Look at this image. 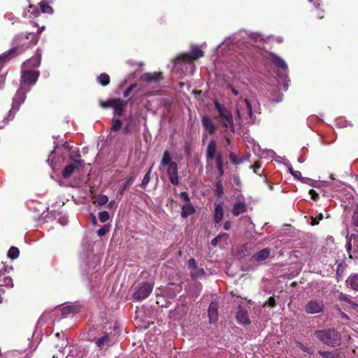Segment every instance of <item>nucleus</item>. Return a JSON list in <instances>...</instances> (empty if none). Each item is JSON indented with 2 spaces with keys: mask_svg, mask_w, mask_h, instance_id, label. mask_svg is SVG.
I'll return each mask as SVG.
<instances>
[{
  "mask_svg": "<svg viewBox=\"0 0 358 358\" xmlns=\"http://www.w3.org/2000/svg\"><path fill=\"white\" fill-rule=\"evenodd\" d=\"M39 76L40 71L38 70L27 69V68L22 67L20 78L21 87L17 90L13 99L14 103H17L20 104L24 101L26 96L24 87L34 85Z\"/></svg>",
  "mask_w": 358,
  "mask_h": 358,
  "instance_id": "obj_1",
  "label": "nucleus"
},
{
  "mask_svg": "<svg viewBox=\"0 0 358 358\" xmlns=\"http://www.w3.org/2000/svg\"><path fill=\"white\" fill-rule=\"evenodd\" d=\"M38 41V38L34 33L18 34L13 40L11 50L17 56L24 53L29 48L36 45Z\"/></svg>",
  "mask_w": 358,
  "mask_h": 358,
  "instance_id": "obj_2",
  "label": "nucleus"
},
{
  "mask_svg": "<svg viewBox=\"0 0 358 358\" xmlns=\"http://www.w3.org/2000/svg\"><path fill=\"white\" fill-rule=\"evenodd\" d=\"M314 334L322 343L329 346L336 347L341 344V334L335 329L317 330Z\"/></svg>",
  "mask_w": 358,
  "mask_h": 358,
  "instance_id": "obj_3",
  "label": "nucleus"
},
{
  "mask_svg": "<svg viewBox=\"0 0 358 358\" xmlns=\"http://www.w3.org/2000/svg\"><path fill=\"white\" fill-rule=\"evenodd\" d=\"M154 283L142 282L133 287L132 298L134 301H141L147 299L152 292Z\"/></svg>",
  "mask_w": 358,
  "mask_h": 358,
  "instance_id": "obj_4",
  "label": "nucleus"
},
{
  "mask_svg": "<svg viewBox=\"0 0 358 358\" xmlns=\"http://www.w3.org/2000/svg\"><path fill=\"white\" fill-rule=\"evenodd\" d=\"M204 56V53L201 48L197 45H194L189 52H182L179 54L173 60L174 64H177L180 61L185 63H192Z\"/></svg>",
  "mask_w": 358,
  "mask_h": 358,
  "instance_id": "obj_5",
  "label": "nucleus"
},
{
  "mask_svg": "<svg viewBox=\"0 0 358 358\" xmlns=\"http://www.w3.org/2000/svg\"><path fill=\"white\" fill-rule=\"evenodd\" d=\"M324 303L322 299H313L308 301L304 306V311L307 314L322 313L324 311Z\"/></svg>",
  "mask_w": 358,
  "mask_h": 358,
  "instance_id": "obj_6",
  "label": "nucleus"
},
{
  "mask_svg": "<svg viewBox=\"0 0 358 358\" xmlns=\"http://www.w3.org/2000/svg\"><path fill=\"white\" fill-rule=\"evenodd\" d=\"M85 165L84 161L83 160H74L71 164L66 166L62 171V176L64 178H69L73 173L76 171H79Z\"/></svg>",
  "mask_w": 358,
  "mask_h": 358,
  "instance_id": "obj_7",
  "label": "nucleus"
},
{
  "mask_svg": "<svg viewBox=\"0 0 358 358\" xmlns=\"http://www.w3.org/2000/svg\"><path fill=\"white\" fill-rule=\"evenodd\" d=\"M41 62V52L39 49L36 50L35 55L30 59H27L22 64V67L31 69L38 67Z\"/></svg>",
  "mask_w": 358,
  "mask_h": 358,
  "instance_id": "obj_8",
  "label": "nucleus"
},
{
  "mask_svg": "<svg viewBox=\"0 0 358 358\" xmlns=\"http://www.w3.org/2000/svg\"><path fill=\"white\" fill-rule=\"evenodd\" d=\"M167 175L169 176L170 182L173 185H178L179 184L178 166L176 162H173L167 166Z\"/></svg>",
  "mask_w": 358,
  "mask_h": 358,
  "instance_id": "obj_9",
  "label": "nucleus"
},
{
  "mask_svg": "<svg viewBox=\"0 0 358 358\" xmlns=\"http://www.w3.org/2000/svg\"><path fill=\"white\" fill-rule=\"evenodd\" d=\"M201 124L204 128L205 131L208 132L209 135H213L215 133L217 127L213 123L210 117L205 115L201 117Z\"/></svg>",
  "mask_w": 358,
  "mask_h": 358,
  "instance_id": "obj_10",
  "label": "nucleus"
},
{
  "mask_svg": "<svg viewBox=\"0 0 358 358\" xmlns=\"http://www.w3.org/2000/svg\"><path fill=\"white\" fill-rule=\"evenodd\" d=\"M219 117L222 119L220 124L224 128L227 129L229 127L231 131H234L235 127L233 120V115L230 111L227 110L223 113V115L219 116Z\"/></svg>",
  "mask_w": 358,
  "mask_h": 358,
  "instance_id": "obj_11",
  "label": "nucleus"
},
{
  "mask_svg": "<svg viewBox=\"0 0 358 358\" xmlns=\"http://www.w3.org/2000/svg\"><path fill=\"white\" fill-rule=\"evenodd\" d=\"M270 255L271 249L266 248L255 253L251 257V261L257 264H262Z\"/></svg>",
  "mask_w": 358,
  "mask_h": 358,
  "instance_id": "obj_12",
  "label": "nucleus"
},
{
  "mask_svg": "<svg viewBox=\"0 0 358 358\" xmlns=\"http://www.w3.org/2000/svg\"><path fill=\"white\" fill-rule=\"evenodd\" d=\"M217 142L211 140L207 145L206 158L207 161L215 159L217 157Z\"/></svg>",
  "mask_w": 358,
  "mask_h": 358,
  "instance_id": "obj_13",
  "label": "nucleus"
},
{
  "mask_svg": "<svg viewBox=\"0 0 358 358\" xmlns=\"http://www.w3.org/2000/svg\"><path fill=\"white\" fill-rule=\"evenodd\" d=\"M236 317L238 323L240 324L248 325L251 323L247 310L242 308L241 306L238 307Z\"/></svg>",
  "mask_w": 358,
  "mask_h": 358,
  "instance_id": "obj_14",
  "label": "nucleus"
},
{
  "mask_svg": "<svg viewBox=\"0 0 358 358\" xmlns=\"http://www.w3.org/2000/svg\"><path fill=\"white\" fill-rule=\"evenodd\" d=\"M137 176L138 173L134 171L130 173L124 184L119 189L117 192V197H119L120 199L123 196L125 190L132 184Z\"/></svg>",
  "mask_w": 358,
  "mask_h": 358,
  "instance_id": "obj_15",
  "label": "nucleus"
},
{
  "mask_svg": "<svg viewBox=\"0 0 358 358\" xmlns=\"http://www.w3.org/2000/svg\"><path fill=\"white\" fill-rule=\"evenodd\" d=\"M208 317L210 323H214L217 320V304L216 303L211 302L208 307Z\"/></svg>",
  "mask_w": 358,
  "mask_h": 358,
  "instance_id": "obj_16",
  "label": "nucleus"
},
{
  "mask_svg": "<svg viewBox=\"0 0 358 358\" xmlns=\"http://www.w3.org/2000/svg\"><path fill=\"white\" fill-rule=\"evenodd\" d=\"M142 78L147 83L157 82L163 79L162 73H146L142 76Z\"/></svg>",
  "mask_w": 358,
  "mask_h": 358,
  "instance_id": "obj_17",
  "label": "nucleus"
},
{
  "mask_svg": "<svg viewBox=\"0 0 358 358\" xmlns=\"http://www.w3.org/2000/svg\"><path fill=\"white\" fill-rule=\"evenodd\" d=\"M181 217L184 219L196 213V208L192 203L183 204L181 207Z\"/></svg>",
  "mask_w": 358,
  "mask_h": 358,
  "instance_id": "obj_18",
  "label": "nucleus"
},
{
  "mask_svg": "<svg viewBox=\"0 0 358 358\" xmlns=\"http://www.w3.org/2000/svg\"><path fill=\"white\" fill-rule=\"evenodd\" d=\"M246 211H247L246 203L243 201H238L234 206V208L232 209V214L234 216H238L241 214L245 213Z\"/></svg>",
  "mask_w": 358,
  "mask_h": 358,
  "instance_id": "obj_19",
  "label": "nucleus"
},
{
  "mask_svg": "<svg viewBox=\"0 0 358 358\" xmlns=\"http://www.w3.org/2000/svg\"><path fill=\"white\" fill-rule=\"evenodd\" d=\"M346 284L350 289L358 291V273L351 274L346 280Z\"/></svg>",
  "mask_w": 358,
  "mask_h": 358,
  "instance_id": "obj_20",
  "label": "nucleus"
},
{
  "mask_svg": "<svg viewBox=\"0 0 358 358\" xmlns=\"http://www.w3.org/2000/svg\"><path fill=\"white\" fill-rule=\"evenodd\" d=\"M110 340L107 333H104V334L101 337L99 338L96 341V347L99 350H102L105 347L110 345Z\"/></svg>",
  "mask_w": 358,
  "mask_h": 358,
  "instance_id": "obj_21",
  "label": "nucleus"
},
{
  "mask_svg": "<svg viewBox=\"0 0 358 358\" xmlns=\"http://www.w3.org/2000/svg\"><path fill=\"white\" fill-rule=\"evenodd\" d=\"M124 101L119 98V101H117L116 103H115L114 106L113 107L114 110V115L118 117L122 116L124 113Z\"/></svg>",
  "mask_w": 358,
  "mask_h": 358,
  "instance_id": "obj_22",
  "label": "nucleus"
},
{
  "mask_svg": "<svg viewBox=\"0 0 358 358\" xmlns=\"http://www.w3.org/2000/svg\"><path fill=\"white\" fill-rule=\"evenodd\" d=\"M15 56V54L13 52L11 48L8 51L0 55V69H1L3 64L6 63Z\"/></svg>",
  "mask_w": 358,
  "mask_h": 358,
  "instance_id": "obj_23",
  "label": "nucleus"
},
{
  "mask_svg": "<svg viewBox=\"0 0 358 358\" xmlns=\"http://www.w3.org/2000/svg\"><path fill=\"white\" fill-rule=\"evenodd\" d=\"M215 164L217 169L219 172L220 176L222 177L224 174V163H223V158L222 155L218 152L217 155V157L215 159Z\"/></svg>",
  "mask_w": 358,
  "mask_h": 358,
  "instance_id": "obj_24",
  "label": "nucleus"
},
{
  "mask_svg": "<svg viewBox=\"0 0 358 358\" xmlns=\"http://www.w3.org/2000/svg\"><path fill=\"white\" fill-rule=\"evenodd\" d=\"M49 3L50 2L48 1L43 0L39 3V6L42 13L52 15L54 13V10Z\"/></svg>",
  "mask_w": 358,
  "mask_h": 358,
  "instance_id": "obj_25",
  "label": "nucleus"
},
{
  "mask_svg": "<svg viewBox=\"0 0 358 358\" xmlns=\"http://www.w3.org/2000/svg\"><path fill=\"white\" fill-rule=\"evenodd\" d=\"M224 216V210L222 204L216 205L215 208L214 221L215 223L221 222Z\"/></svg>",
  "mask_w": 358,
  "mask_h": 358,
  "instance_id": "obj_26",
  "label": "nucleus"
},
{
  "mask_svg": "<svg viewBox=\"0 0 358 358\" xmlns=\"http://www.w3.org/2000/svg\"><path fill=\"white\" fill-rule=\"evenodd\" d=\"M250 255L248 250V243L242 245L237 251V257L240 259Z\"/></svg>",
  "mask_w": 358,
  "mask_h": 358,
  "instance_id": "obj_27",
  "label": "nucleus"
},
{
  "mask_svg": "<svg viewBox=\"0 0 358 358\" xmlns=\"http://www.w3.org/2000/svg\"><path fill=\"white\" fill-rule=\"evenodd\" d=\"M338 300L348 303L351 307H352L355 309H357L358 308V303H356L355 302L352 301L347 296V294L341 293V294L338 296Z\"/></svg>",
  "mask_w": 358,
  "mask_h": 358,
  "instance_id": "obj_28",
  "label": "nucleus"
},
{
  "mask_svg": "<svg viewBox=\"0 0 358 358\" xmlns=\"http://www.w3.org/2000/svg\"><path fill=\"white\" fill-rule=\"evenodd\" d=\"M119 101V98L109 99L107 101H100L99 104L103 108H113Z\"/></svg>",
  "mask_w": 358,
  "mask_h": 358,
  "instance_id": "obj_29",
  "label": "nucleus"
},
{
  "mask_svg": "<svg viewBox=\"0 0 358 358\" xmlns=\"http://www.w3.org/2000/svg\"><path fill=\"white\" fill-rule=\"evenodd\" d=\"M173 162H171V157L169 152L168 150H165L163 153L162 159L161 160V165L162 166H167Z\"/></svg>",
  "mask_w": 358,
  "mask_h": 358,
  "instance_id": "obj_30",
  "label": "nucleus"
},
{
  "mask_svg": "<svg viewBox=\"0 0 358 358\" xmlns=\"http://www.w3.org/2000/svg\"><path fill=\"white\" fill-rule=\"evenodd\" d=\"M98 82L102 86H107L110 81V76L106 73H101L97 78Z\"/></svg>",
  "mask_w": 358,
  "mask_h": 358,
  "instance_id": "obj_31",
  "label": "nucleus"
},
{
  "mask_svg": "<svg viewBox=\"0 0 358 358\" xmlns=\"http://www.w3.org/2000/svg\"><path fill=\"white\" fill-rule=\"evenodd\" d=\"M122 126V122L120 118H113L111 131L113 132H117L120 130Z\"/></svg>",
  "mask_w": 358,
  "mask_h": 358,
  "instance_id": "obj_32",
  "label": "nucleus"
},
{
  "mask_svg": "<svg viewBox=\"0 0 358 358\" xmlns=\"http://www.w3.org/2000/svg\"><path fill=\"white\" fill-rule=\"evenodd\" d=\"M272 62L277 66L278 67H280L282 70H285L287 68V66L285 63V62L281 59L280 57L278 56H274L272 59Z\"/></svg>",
  "mask_w": 358,
  "mask_h": 358,
  "instance_id": "obj_33",
  "label": "nucleus"
},
{
  "mask_svg": "<svg viewBox=\"0 0 358 358\" xmlns=\"http://www.w3.org/2000/svg\"><path fill=\"white\" fill-rule=\"evenodd\" d=\"M1 286H13V279L9 276H5L4 274L0 275Z\"/></svg>",
  "mask_w": 358,
  "mask_h": 358,
  "instance_id": "obj_34",
  "label": "nucleus"
},
{
  "mask_svg": "<svg viewBox=\"0 0 358 358\" xmlns=\"http://www.w3.org/2000/svg\"><path fill=\"white\" fill-rule=\"evenodd\" d=\"M152 169V166L148 169V171H147V173H145V175L143 177L141 184L140 185V187L144 189L146 188L148 184L149 183V182L150 180V174H151Z\"/></svg>",
  "mask_w": 358,
  "mask_h": 358,
  "instance_id": "obj_35",
  "label": "nucleus"
},
{
  "mask_svg": "<svg viewBox=\"0 0 358 358\" xmlns=\"http://www.w3.org/2000/svg\"><path fill=\"white\" fill-rule=\"evenodd\" d=\"M215 196L221 197L224 194V187L221 180H218L215 185Z\"/></svg>",
  "mask_w": 358,
  "mask_h": 358,
  "instance_id": "obj_36",
  "label": "nucleus"
},
{
  "mask_svg": "<svg viewBox=\"0 0 358 358\" xmlns=\"http://www.w3.org/2000/svg\"><path fill=\"white\" fill-rule=\"evenodd\" d=\"M19 255L20 250L17 247L12 246L8 252V257L11 259H17L19 257Z\"/></svg>",
  "mask_w": 358,
  "mask_h": 358,
  "instance_id": "obj_37",
  "label": "nucleus"
},
{
  "mask_svg": "<svg viewBox=\"0 0 358 358\" xmlns=\"http://www.w3.org/2000/svg\"><path fill=\"white\" fill-rule=\"evenodd\" d=\"M193 270L194 271H192L190 273V276L193 279L199 278V277L202 276L203 275H204V273H205L204 270L203 268H198L196 267V269H193Z\"/></svg>",
  "mask_w": 358,
  "mask_h": 358,
  "instance_id": "obj_38",
  "label": "nucleus"
},
{
  "mask_svg": "<svg viewBox=\"0 0 358 358\" xmlns=\"http://www.w3.org/2000/svg\"><path fill=\"white\" fill-rule=\"evenodd\" d=\"M108 201V198L106 195L100 194L96 198V203L99 206H103Z\"/></svg>",
  "mask_w": 358,
  "mask_h": 358,
  "instance_id": "obj_39",
  "label": "nucleus"
},
{
  "mask_svg": "<svg viewBox=\"0 0 358 358\" xmlns=\"http://www.w3.org/2000/svg\"><path fill=\"white\" fill-rule=\"evenodd\" d=\"M214 106L219 113L218 117L223 115L224 112L228 110L223 105L220 104L218 101H214Z\"/></svg>",
  "mask_w": 358,
  "mask_h": 358,
  "instance_id": "obj_40",
  "label": "nucleus"
},
{
  "mask_svg": "<svg viewBox=\"0 0 358 358\" xmlns=\"http://www.w3.org/2000/svg\"><path fill=\"white\" fill-rule=\"evenodd\" d=\"M110 228L109 224H104L98 230V236L100 237L105 236L109 231Z\"/></svg>",
  "mask_w": 358,
  "mask_h": 358,
  "instance_id": "obj_41",
  "label": "nucleus"
},
{
  "mask_svg": "<svg viewBox=\"0 0 358 358\" xmlns=\"http://www.w3.org/2000/svg\"><path fill=\"white\" fill-rule=\"evenodd\" d=\"M318 354L322 356V358H335V353L331 351L319 350Z\"/></svg>",
  "mask_w": 358,
  "mask_h": 358,
  "instance_id": "obj_42",
  "label": "nucleus"
},
{
  "mask_svg": "<svg viewBox=\"0 0 358 358\" xmlns=\"http://www.w3.org/2000/svg\"><path fill=\"white\" fill-rule=\"evenodd\" d=\"M231 162L235 165L239 164L242 162L241 159L238 158L234 153L230 152L229 155Z\"/></svg>",
  "mask_w": 358,
  "mask_h": 358,
  "instance_id": "obj_43",
  "label": "nucleus"
},
{
  "mask_svg": "<svg viewBox=\"0 0 358 358\" xmlns=\"http://www.w3.org/2000/svg\"><path fill=\"white\" fill-rule=\"evenodd\" d=\"M99 218L101 222H106L109 220L110 215L108 212L107 211H101L99 213Z\"/></svg>",
  "mask_w": 358,
  "mask_h": 358,
  "instance_id": "obj_44",
  "label": "nucleus"
},
{
  "mask_svg": "<svg viewBox=\"0 0 358 358\" xmlns=\"http://www.w3.org/2000/svg\"><path fill=\"white\" fill-rule=\"evenodd\" d=\"M324 216L322 213H319L316 217H311L310 224L315 226L319 224L320 221L323 219Z\"/></svg>",
  "mask_w": 358,
  "mask_h": 358,
  "instance_id": "obj_45",
  "label": "nucleus"
},
{
  "mask_svg": "<svg viewBox=\"0 0 358 358\" xmlns=\"http://www.w3.org/2000/svg\"><path fill=\"white\" fill-rule=\"evenodd\" d=\"M137 87L136 83L131 84L127 90L124 92L123 96L124 98L128 97L132 91Z\"/></svg>",
  "mask_w": 358,
  "mask_h": 358,
  "instance_id": "obj_46",
  "label": "nucleus"
},
{
  "mask_svg": "<svg viewBox=\"0 0 358 358\" xmlns=\"http://www.w3.org/2000/svg\"><path fill=\"white\" fill-rule=\"evenodd\" d=\"M179 196L182 201H184L185 203H192L187 192H182L180 193Z\"/></svg>",
  "mask_w": 358,
  "mask_h": 358,
  "instance_id": "obj_47",
  "label": "nucleus"
},
{
  "mask_svg": "<svg viewBox=\"0 0 358 358\" xmlns=\"http://www.w3.org/2000/svg\"><path fill=\"white\" fill-rule=\"evenodd\" d=\"M131 117H130L127 124L124 126V127L123 129V133L124 134H132V131L131 129Z\"/></svg>",
  "mask_w": 358,
  "mask_h": 358,
  "instance_id": "obj_48",
  "label": "nucleus"
},
{
  "mask_svg": "<svg viewBox=\"0 0 358 358\" xmlns=\"http://www.w3.org/2000/svg\"><path fill=\"white\" fill-rule=\"evenodd\" d=\"M352 222L355 227H358V208L353 212Z\"/></svg>",
  "mask_w": 358,
  "mask_h": 358,
  "instance_id": "obj_49",
  "label": "nucleus"
},
{
  "mask_svg": "<svg viewBox=\"0 0 358 358\" xmlns=\"http://www.w3.org/2000/svg\"><path fill=\"white\" fill-rule=\"evenodd\" d=\"M268 306L271 308H273L276 306V302L273 296H270L268 300L266 301L264 306Z\"/></svg>",
  "mask_w": 358,
  "mask_h": 358,
  "instance_id": "obj_50",
  "label": "nucleus"
},
{
  "mask_svg": "<svg viewBox=\"0 0 358 358\" xmlns=\"http://www.w3.org/2000/svg\"><path fill=\"white\" fill-rule=\"evenodd\" d=\"M80 154L78 150L76 151H72L69 155V158L71 159L72 162H74V160H78V158L80 157Z\"/></svg>",
  "mask_w": 358,
  "mask_h": 358,
  "instance_id": "obj_51",
  "label": "nucleus"
},
{
  "mask_svg": "<svg viewBox=\"0 0 358 358\" xmlns=\"http://www.w3.org/2000/svg\"><path fill=\"white\" fill-rule=\"evenodd\" d=\"M187 266L191 269H196L197 267V264L196 260L194 258H191L188 260Z\"/></svg>",
  "mask_w": 358,
  "mask_h": 358,
  "instance_id": "obj_52",
  "label": "nucleus"
},
{
  "mask_svg": "<svg viewBox=\"0 0 358 358\" xmlns=\"http://www.w3.org/2000/svg\"><path fill=\"white\" fill-rule=\"evenodd\" d=\"M308 193L310 195V197L313 200L317 201L319 199V194L315 189H310Z\"/></svg>",
  "mask_w": 358,
  "mask_h": 358,
  "instance_id": "obj_53",
  "label": "nucleus"
},
{
  "mask_svg": "<svg viewBox=\"0 0 358 358\" xmlns=\"http://www.w3.org/2000/svg\"><path fill=\"white\" fill-rule=\"evenodd\" d=\"M222 236H228V234H220L218 235L217 237L214 238L212 241H211V245H213V246H216L217 244V241L219 240H221L222 239Z\"/></svg>",
  "mask_w": 358,
  "mask_h": 358,
  "instance_id": "obj_54",
  "label": "nucleus"
},
{
  "mask_svg": "<svg viewBox=\"0 0 358 358\" xmlns=\"http://www.w3.org/2000/svg\"><path fill=\"white\" fill-rule=\"evenodd\" d=\"M261 166V163L259 162H256L251 167L255 173H258V171L260 169Z\"/></svg>",
  "mask_w": 358,
  "mask_h": 358,
  "instance_id": "obj_55",
  "label": "nucleus"
},
{
  "mask_svg": "<svg viewBox=\"0 0 358 358\" xmlns=\"http://www.w3.org/2000/svg\"><path fill=\"white\" fill-rule=\"evenodd\" d=\"M245 103L246 104L248 113L249 115L251 116L252 114V108L251 103L247 99H245Z\"/></svg>",
  "mask_w": 358,
  "mask_h": 358,
  "instance_id": "obj_56",
  "label": "nucleus"
},
{
  "mask_svg": "<svg viewBox=\"0 0 358 358\" xmlns=\"http://www.w3.org/2000/svg\"><path fill=\"white\" fill-rule=\"evenodd\" d=\"M298 347H299L303 352H309V348L307 346H305L303 343L299 341L296 342Z\"/></svg>",
  "mask_w": 358,
  "mask_h": 358,
  "instance_id": "obj_57",
  "label": "nucleus"
},
{
  "mask_svg": "<svg viewBox=\"0 0 358 358\" xmlns=\"http://www.w3.org/2000/svg\"><path fill=\"white\" fill-rule=\"evenodd\" d=\"M289 171H290V173H292V175L295 178H297L299 179L301 176V173L300 171H293L292 169H289Z\"/></svg>",
  "mask_w": 358,
  "mask_h": 358,
  "instance_id": "obj_58",
  "label": "nucleus"
},
{
  "mask_svg": "<svg viewBox=\"0 0 358 358\" xmlns=\"http://www.w3.org/2000/svg\"><path fill=\"white\" fill-rule=\"evenodd\" d=\"M346 250H347V252H348V254H349V257H350V259H352V258H353V257H352V255L350 254V252H351V250H352V244H351L350 241H348V243L346 244Z\"/></svg>",
  "mask_w": 358,
  "mask_h": 358,
  "instance_id": "obj_59",
  "label": "nucleus"
},
{
  "mask_svg": "<svg viewBox=\"0 0 358 358\" xmlns=\"http://www.w3.org/2000/svg\"><path fill=\"white\" fill-rule=\"evenodd\" d=\"M231 226V222H230V221H229V220H228V221H226V222L224 223L223 228H224L225 230L228 231V230H229V229H230Z\"/></svg>",
  "mask_w": 358,
  "mask_h": 358,
  "instance_id": "obj_60",
  "label": "nucleus"
},
{
  "mask_svg": "<svg viewBox=\"0 0 358 358\" xmlns=\"http://www.w3.org/2000/svg\"><path fill=\"white\" fill-rule=\"evenodd\" d=\"M229 87L231 90L234 95L237 96L238 94V92L237 90H236L232 85H229Z\"/></svg>",
  "mask_w": 358,
  "mask_h": 358,
  "instance_id": "obj_61",
  "label": "nucleus"
},
{
  "mask_svg": "<svg viewBox=\"0 0 358 358\" xmlns=\"http://www.w3.org/2000/svg\"><path fill=\"white\" fill-rule=\"evenodd\" d=\"M236 117L238 120H241V113L238 109H236Z\"/></svg>",
  "mask_w": 358,
  "mask_h": 358,
  "instance_id": "obj_62",
  "label": "nucleus"
},
{
  "mask_svg": "<svg viewBox=\"0 0 358 358\" xmlns=\"http://www.w3.org/2000/svg\"><path fill=\"white\" fill-rule=\"evenodd\" d=\"M265 182L268 184V189H269L270 190H273V187L272 183L268 182L266 180V179H265Z\"/></svg>",
  "mask_w": 358,
  "mask_h": 358,
  "instance_id": "obj_63",
  "label": "nucleus"
},
{
  "mask_svg": "<svg viewBox=\"0 0 358 358\" xmlns=\"http://www.w3.org/2000/svg\"><path fill=\"white\" fill-rule=\"evenodd\" d=\"M134 100L132 98H129V99L127 100V101H124V104H125L126 103H129L132 104V103H134Z\"/></svg>",
  "mask_w": 358,
  "mask_h": 358,
  "instance_id": "obj_64",
  "label": "nucleus"
}]
</instances>
